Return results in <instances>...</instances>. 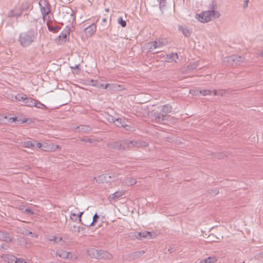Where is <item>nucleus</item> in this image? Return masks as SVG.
<instances>
[{
	"instance_id": "nucleus-49",
	"label": "nucleus",
	"mask_w": 263,
	"mask_h": 263,
	"mask_svg": "<svg viewBox=\"0 0 263 263\" xmlns=\"http://www.w3.org/2000/svg\"><path fill=\"white\" fill-rule=\"evenodd\" d=\"M67 256H68V258H67V259H72V254L70 253V252H67Z\"/></svg>"
},
{
	"instance_id": "nucleus-6",
	"label": "nucleus",
	"mask_w": 263,
	"mask_h": 263,
	"mask_svg": "<svg viewBox=\"0 0 263 263\" xmlns=\"http://www.w3.org/2000/svg\"><path fill=\"white\" fill-rule=\"evenodd\" d=\"M245 61V58L237 55H233L229 57L225 58L223 62H228L232 65H239Z\"/></svg>"
},
{
	"instance_id": "nucleus-11",
	"label": "nucleus",
	"mask_w": 263,
	"mask_h": 263,
	"mask_svg": "<svg viewBox=\"0 0 263 263\" xmlns=\"http://www.w3.org/2000/svg\"><path fill=\"white\" fill-rule=\"evenodd\" d=\"M96 25L94 24H92L91 25L86 27L84 29V31L87 37H90L94 34V33L96 31Z\"/></svg>"
},
{
	"instance_id": "nucleus-25",
	"label": "nucleus",
	"mask_w": 263,
	"mask_h": 263,
	"mask_svg": "<svg viewBox=\"0 0 263 263\" xmlns=\"http://www.w3.org/2000/svg\"><path fill=\"white\" fill-rule=\"evenodd\" d=\"M30 7V4L28 2H23L20 7V10L22 11L27 10L29 9Z\"/></svg>"
},
{
	"instance_id": "nucleus-30",
	"label": "nucleus",
	"mask_w": 263,
	"mask_h": 263,
	"mask_svg": "<svg viewBox=\"0 0 263 263\" xmlns=\"http://www.w3.org/2000/svg\"><path fill=\"white\" fill-rule=\"evenodd\" d=\"M33 106H35L36 108H41V109L46 108V106L44 104L42 103L41 102H40V101H39L36 100H35V103L34 104Z\"/></svg>"
},
{
	"instance_id": "nucleus-33",
	"label": "nucleus",
	"mask_w": 263,
	"mask_h": 263,
	"mask_svg": "<svg viewBox=\"0 0 263 263\" xmlns=\"http://www.w3.org/2000/svg\"><path fill=\"white\" fill-rule=\"evenodd\" d=\"M23 146L25 147H27V148H32V147H34V144H33L31 141H25L23 143Z\"/></svg>"
},
{
	"instance_id": "nucleus-4",
	"label": "nucleus",
	"mask_w": 263,
	"mask_h": 263,
	"mask_svg": "<svg viewBox=\"0 0 263 263\" xmlns=\"http://www.w3.org/2000/svg\"><path fill=\"white\" fill-rule=\"evenodd\" d=\"M88 255L91 258L98 259H111L112 255L107 251L98 250L93 248H90L87 250Z\"/></svg>"
},
{
	"instance_id": "nucleus-36",
	"label": "nucleus",
	"mask_w": 263,
	"mask_h": 263,
	"mask_svg": "<svg viewBox=\"0 0 263 263\" xmlns=\"http://www.w3.org/2000/svg\"><path fill=\"white\" fill-rule=\"evenodd\" d=\"M118 23L120 24L122 27H125L126 26V22L125 21H124L122 18V17H119L118 18Z\"/></svg>"
},
{
	"instance_id": "nucleus-43",
	"label": "nucleus",
	"mask_w": 263,
	"mask_h": 263,
	"mask_svg": "<svg viewBox=\"0 0 263 263\" xmlns=\"http://www.w3.org/2000/svg\"><path fill=\"white\" fill-rule=\"evenodd\" d=\"M92 85H93V86L97 87H98V88H104V87H105V85H104V84H92Z\"/></svg>"
},
{
	"instance_id": "nucleus-34",
	"label": "nucleus",
	"mask_w": 263,
	"mask_h": 263,
	"mask_svg": "<svg viewBox=\"0 0 263 263\" xmlns=\"http://www.w3.org/2000/svg\"><path fill=\"white\" fill-rule=\"evenodd\" d=\"M132 238H136L138 239H142V236H141V233L139 232H135L133 233H132L131 235L130 236Z\"/></svg>"
},
{
	"instance_id": "nucleus-48",
	"label": "nucleus",
	"mask_w": 263,
	"mask_h": 263,
	"mask_svg": "<svg viewBox=\"0 0 263 263\" xmlns=\"http://www.w3.org/2000/svg\"><path fill=\"white\" fill-rule=\"evenodd\" d=\"M22 12L23 11L20 10V11L19 12L14 13V17H18V16H20L21 15Z\"/></svg>"
},
{
	"instance_id": "nucleus-20",
	"label": "nucleus",
	"mask_w": 263,
	"mask_h": 263,
	"mask_svg": "<svg viewBox=\"0 0 263 263\" xmlns=\"http://www.w3.org/2000/svg\"><path fill=\"white\" fill-rule=\"evenodd\" d=\"M145 48L146 49L148 52H153L155 50H157L154 42H149L145 44Z\"/></svg>"
},
{
	"instance_id": "nucleus-32",
	"label": "nucleus",
	"mask_w": 263,
	"mask_h": 263,
	"mask_svg": "<svg viewBox=\"0 0 263 263\" xmlns=\"http://www.w3.org/2000/svg\"><path fill=\"white\" fill-rule=\"evenodd\" d=\"M165 117V115H164L163 113L158 114L155 115V118L156 120H157L158 122H160L164 120V118Z\"/></svg>"
},
{
	"instance_id": "nucleus-1",
	"label": "nucleus",
	"mask_w": 263,
	"mask_h": 263,
	"mask_svg": "<svg viewBox=\"0 0 263 263\" xmlns=\"http://www.w3.org/2000/svg\"><path fill=\"white\" fill-rule=\"evenodd\" d=\"M148 145L145 141L125 140L122 143L117 141L111 142L107 144V146L111 149L125 150L133 147H146Z\"/></svg>"
},
{
	"instance_id": "nucleus-31",
	"label": "nucleus",
	"mask_w": 263,
	"mask_h": 263,
	"mask_svg": "<svg viewBox=\"0 0 263 263\" xmlns=\"http://www.w3.org/2000/svg\"><path fill=\"white\" fill-rule=\"evenodd\" d=\"M99 218V216L97 215V213H96L93 216V220L90 223H83V224L85 226H87V227H90L92 225H93V223L94 222H96L98 219Z\"/></svg>"
},
{
	"instance_id": "nucleus-12",
	"label": "nucleus",
	"mask_w": 263,
	"mask_h": 263,
	"mask_svg": "<svg viewBox=\"0 0 263 263\" xmlns=\"http://www.w3.org/2000/svg\"><path fill=\"white\" fill-rule=\"evenodd\" d=\"M154 42L157 49V51L155 52L156 53L160 52L161 48L165 46L167 43V42L165 39H158Z\"/></svg>"
},
{
	"instance_id": "nucleus-60",
	"label": "nucleus",
	"mask_w": 263,
	"mask_h": 263,
	"mask_svg": "<svg viewBox=\"0 0 263 263\" xmlns=\"http://www.w3.org/2000/svg\"><path fill=\"white\" fill-rule=\"evenodd\" d=\"M76 230H77V229L73 228V231L76 232Z\"/></svg>"
},
{
	"instance_id": "nucleus-2",
	"label": "nucleus",
	"mask_w": 263,
	"mask_h": 263,
	"mask_svg": "<svg viewBox=\"0 0 263 263\" xmlns=\"http://www.w3.org/2000/svg\"><path fill=\"white\" fill-rule=\"evenodd\" d=\"M37 33L33 30L21 32L19 34L18 41L23 47L30 46L36 39Z\"/></svg>"
},
{
	"instance_id": "nucleus-45",
	"label": "nucleus",
	"mask_w": 263,
	"mask_h": 263,
	"mask_svg": "<svg viewBox=\"0 0 263 263\" xmlns=\"http://www.w3.org/2000/svg\"><path fill=\"white\" fill-rule=\"evenodd\" d=\"M249 0H243V8H247L248 6V2Z\"/></svg>"
},
{
	"instance_id": "nucleus-14",
	"label": "nucleus",
	"mask_w": 263,
	"mask_h": 263,
	"mask_svg": "<svg viewBox=\"0 0 263 263\" xmlns=\"http://www.w3.org/2000/svg\"><path fill=\"white\" fill-rule=\"evenodd\" d=\"M125 192L123 191H117L115 193L111 194L109 197V200L110 201H116L120 197L124 195Z\"/></svg>"
},
{
	"instance_id": "nucleus-35",
	"label": "nucleus",
	"mask_w": 263,
	"mask_h": 263,
	"mask_svg": "<svg viewBox=\"0 0 263 263\" xmlns=\"http://www.w3.org/2000/svg\"><path fill=\"white\" fill-rule=\"evenodd\" d=\"M62 237H59L58 238L55 236H52L50 237L49 240L50 241H54L55 243H58V242H60L62 240Z\"/></svg>"
},
{
	"instance_id": "nucleus-17",
	"label": "nucleus",
	"mask_w": 263,
	"mask_h": 263,
	"mask_svg": "<svg viewBox=\"0 0 263 263\" xmlns=\"http://www.w3.org/2000/svg\"><path fill=\"white\" fill-rule=\"evenodd\" d=\"M142 238L153 239L156 237L155 234L149 231L141 232Z\"/></svg>"
},
{
	"instance_id": "nucleus-51",
	"label": "nucleus",
	"mask_w": 263,
	"mask_h": 263,
	"mask_svg": "<svg viewBox=\"0 0 263 263\" xmlns=\"http://www.w3.org/2000/svg\"><path fill=\"white\" fill-rule=\"evenodd\" d=\"M83 141H85V142H88L89 143H91L92 142V140L90 139H83Z\"/></svg>"
},
{
	"instance_id": "nucleus-26",
	"label": "nucleus",
	"mask_w": 263,
	"mask_h": 263,
	"mask_svg": "<svg viewBox=\"0 0 263 263\" xmlns=\"http://www.w3.org/2000/svg\"><path fill=\"white\" fill-rule=\"evenodd\" d=\"M24 103L28 106H33L35 103V100L31 98H26Z\"/></svg>"
},
{
	"instance_id": "nucleus-22",
	"label": "nucleus",
	"mask_w": 263,
	"mask_h": 263,
	"mask_svg": "<svg viewBox=\"0 0 263 263\" xmlns=\"http://www.w3.org/2000/svg\"><path fill=\"white\" fill-rule=\"evenodd\" d=\"M75 129H78L79 131H81L82 132L86 133L88 132L90 130L91 128L89 126L87 125H80L76 127Z\"/></svg>"
},
{
	"instance_id": "nucleus-61",
	"label": "nucleus",
	"mask_w": 263,
	"mask_h": 263,
	"mask_svg": "<svg viewBox=\"0 0 263 263\" xmlns=\"http://www.w3.org/2000/svg\"><path fill=\"white\" fill-rule=\"evenodd\" d=\"M72 15H73V12H72L71 14V16H72Z\"/></svg>"
},
{
	"instance_id": "nucleus-8",
	"label": "nucleus",
	"mask_w": 263,
	"mask_h": 263,
	"mask_svg": "<svg viewBox=\"0 0 263 263\" xmlns=\"http://www.w3.org/2000/svg\"><path fill=\"white\" fill-rule=\"evenodd\" d=\"M110 118H111L112 122H114L117 126L124 127L126 128V129H129L130 126L126 124L124 119L122 118H116L112 116H110Z\"/></svg>"
},
{
	"instance_id": "nucleus-10",
	"label": "nucleus",
	"mask_w": 263,
	"mask_h": 263,
	"mask_svg": "<svg viewBox=\"0 0 263 263\" xmlns=\"http://www.w3.org/2000/svg\"><path fill=\"white\" fill-rule=\"evenodd\" d=\"M199 92L203 96H206V95H214V96H222L223 94V90H219L217 91L216 90H210L207 89L204 90H201L199 91Z\"/></svg>"
},
{
	"instance_id": "nucleus-41",
	"label": "nucleus",
	"mask_w": 263,
	"mask_h": 263,
	"mask_svg": "<svg viewBox=\"0 0 263 263\" xmlns=\"http://www.w3.org/2000/svg\"><path fill=\"white\" fill-rule=\"evenodd\" d=\"M7 116L0 115V123H6Z\"/></svg>"
},
{
	"instance_id": "nucleus-5",
	"label": "nucleus",
	"mask_w": 263,
	"mask_h": 263,
	"mask_svg": "<svg viewBox=\"0 0 263 263\" xmlns=\"http://www.w3.org/2000/svg\"><path fill=\"white\" fill-rule=\"evenodd\" d=\"M39 5L43 19L50 13V5L47 0H40Z\"/></svg>"
},
{
	"instance_id": "nucleus-46",
	"label": "nucleus",
	"mask_w": 263,
	"mask_h": 263,
	"mask_svg": "<svg viewBox=\"0 0 263 263\" xmlns=\"http://www.w3.org/2000/svg\"><path fill=\"white\" fill-rule=\"evenodd\" d=\"M17 120L16 117H11L9 119L8 122L10 123H12L13 122H15Z\"/></svg>"
},
{
	"instance_id": "nucleus-28",
	"label": "nucleus",
	"mask_w": 263,
	"mask_h": 263,
	"mask_svg": "<svg viewBox=\"0 0 263 263\" xmlns=\"http://www.w3.org/2000/svg\"><path fill=\"white\" fill-rule=\"evenodd\" d=\"M216 261V258L214 256H210L201 261V263H213Z\"/></svg>"
},
{
	"instance_id": "nucleus-39",
	"label": "nucleus",
	"mask_w": 263,
	"mask_h": 263,
	"mask_svg": "<svg viewBox=\"0 0 263 263\" xmlns=\"http://www.w3.org/2000/svg\"><path fill=\"white\" fill-rule=\"evenodd\" d=\"M48 28L49 31H52L53 32H56L60 28L59 27H54L52 26H50L48 25Z\"/></svg>"
},
{
	"instance_id": "nucleus-29",
	"label": "nucleus",
	"mask_w": 263,
	"mask_h": 263,
	"mask_svg": "<svg viewBox=\"0 0 263 263\" xmlns=\"http://www.w3.org/2000/svg\"><path fill=\"white\" fill-rule=\"evenodd\" d=\"M199 62H196L194 63H191L188 66V69L190 70H194L196 69H200L201 67H199Z\"/></svg>"
},
{
	"instance_id": "nucleus-38",
	"label": "nucleus",
	"mask_w": 263,
	"mask_h": 263,
	"mask_svg": "<svg viewBox=\"0 0 263 263\" xmlns=\"http://www.w3.org/2000/svg\"><path fill=\"white\" fill-rule=\"evenodd\" d=\"M26 96L25 95H18L15 97V100L19 101H23L25 102V99H26Z\"/></svg>"
},
{
	"instance_id": "nucleus-58",
	"label": "nucleus",
	"mask_w": 263,
	"mask_h": 263,
	"mask_svg": "<svg viewBox=\"0 0 263 263\" xmlns=\"http://www.w3.org/2000/svg\"><path fill=\"white\" fill-rule=\"evenodd\" d=\"M105 11H106V12H109V9H108V8L106 9H105Z\"/></svg>"
},
{
	"instance_id": "nucleus-53",
	"label": "nucleus",
	"mask_w": 263,
	"mask_h": 263,
	"mask_svg": "<svg viewBox=\"0 0 263 263\" xmlns=\"http://www.w3.org/2000/svg\"><path fill=\"white\" fill-rule=\"evenodd\" d=\"M25 212L27 213H31V211L29 209H26Z\"/></svg>"
},
{
	"instance_id": "nucleus-19",
	"label": "nucleus",
	"mask_w": 263,
	"mask_h": 263,
	"mask_svg": "<svg viewBox=\"0 0 263 263\" xmlns=\"http://www.w3.org/2000/svg\"><path fill=\"white\" fill-rule=\"evenodd\" d=\"M136 182L137 181L134 178H126L123 180L122 183L126 185H133L135 184Z\"/></svg>"
},
{
	"instance_id": "nucleus-54",
	"label": "nucleus",
	"mask_w": 263,
	"mask_h": 263,
	"mask_svg": "<svg viewBox=\"0 0 263 263\" xmlns=\"http://www.w3.org/2000/svg\"><path fill=\"white\" fill-rule=\"evenodd\" d=\"M258 57H263V50L259 53Z\"/></svg>"
},
{
	"instance_id": "nucleus-23",
	"label": "nucleus",
	"mask_w": 263,
	"mask_h": 263,
	"mask_svg": "<svg viewBox=\"0 0 263 263\" xmlns=\"http://www.w3.org/2000/svg\"><path fill=\"white\" fill-rule=\"evenodd\" d=\"M108 87H109V89L111 90L115 91L120 90V89L119 88V87H120V86L115 84H107L105 85L104 89H107Z\"/></svg>"
},
{
	"instance_id": "nucleus-3",
	"label": "nucleus",
	"mask_w": 263,
	"mask_h": 263,
	"mask_svg": "<svg viewBox=\"0 0 263 263\" xmlns=\"http://www.w3.org/2000/svg\"><path fill=\"white\" fill-rule=\"evenodd\" d=\"M220 16L218 11L212 9L210 10L204 11L200 14H197L195 18L201 23H208L214 18H217Z\"/></svg>"
},
{
	"instance_id": "nucleus-37",
	"label": "nucleus",
	"mask_w": 263,
	"mask_h": 263,
	"mask_svg": "<svg viewBox=\"0 0 263 263\" xmlns=\"http://www.w3.org/2000/svg\"><path fill=\"white\" fill-rule=\"evenodd\" d=\"M22 233L25 235H32V237H37L38 235L37 234H32V233L31 231H29L27 230H24Z\"/></svg>"
},
{
	"instance_id": "nucleus-59",
	"label": "nucleus",
	"mask_w": 263,
	"mask_h": 263,
	"mask_svg": "<svg viewBox=\"0 0 263 263\" xmlns=\"http://www.w3.org/2000/svg\"><path fill=\"white\" fill-rule=\"evenodd\" d=\"M56 148L58 149L60 148V147L59 145H57Z\"/></svg>"
},
{
	"instance_id": "nucleus-15",
	"label": "nucleus",
	"mask_w": 263,
	"mask_h": 263,
	"mask_svg": "<svg viewBox=\"0 0 263 263\" xmlns=\"http://www.w3.org/2000/svg\"><path fill=\"white\" fill-rule=\"evenodd\" d=\"M0 240L5 241H11L12 238L7 232L0 231Z\"/></svg>"
},
{
	"instance_id": "nucleus-42",
	"label": "nucleus",
	"mask_w": 263,
	"mask_h": 263,
	"mask_svg": "<svg viewBox=\"0 0 263 263\" xmlns=\"http://www.w3.org/2000/svg\"><path fill=\"white\" fill-rule=\"evenodd\" d=\"M70 218L74 220H77L78 218V215L75 213H71Z\"/></svg>"
},
{
	"instance_id": "nucleus-55",
	"label": "nucleus",
	"mask_w": 263,
	"mask_h": 263,
	"mask_svg": "<svg viewBox=\"0 0 263 263\" xmlns=\"http://www.w3.org/2000/svg\"><path fill=\"white\" fill-rule=\"evenodd\" d=\"M2 247L3 249H6V248H7V246L6 245H2Z\"/></svg>"
},
{
	"instance_id": "nucleus-24",
	"label": "nucleus",
	"mask_w": 263,
	"mask_h": 263,
	"mask_svg": "<svg viewBox=\"0 0 263 263\" xmlns=\"http://www.w3.org/2000/svg\"><path fill=\"white\" fill-rule=\"evenodd\" d=\"M172 106L169 104H167L163 106L162 108V112L166 116L168 113L172 111Z\"/></svg>"
},
{
	"instance_id": "nucleus-57",
	"label": "nucleus",
	"mask_w": 263,
	"mask_h": 263,
	"mask_svg": "<svg viewBox=\"0 0 263 263\" xmlns=\"http://www.w3.org/2000/svg\"><path fill=\"white\" fill-rule=\"evenodd\" d=\"M102 22H106V18H103L102 19Z\"/></svg>"
},
{
	"instance_id": "nucleus-52",
	"label": "nucleus",
	"mask_w": 263,
	"mask_h": 263,
	"mask_svg": "<svg viewBox=\"0 0 263 263\" xmlns=\"http://www.w3.org/2000/svg\"><path fill=\"white\" fill-rule=\"evenodd\" d=\"M83 212H80L79 214H78V218H79V220H81V217L82 216V215L83 214Z\"/></svg>"
},
{
	"instance_id": "nucleus-21",
	"label": "nucleus",
	"mask_w": 263,
	"mask_h": 263,
	"mask_svg": "<svg viewBox=\"0 0 263 263\" xmlns=\"http://www.w3.org/2000/svg\"><path fill=\"white\" fill-rule=\"evenodd\" d=\"M56 255L64 259L68 258L67 252L64 250H59L57 251Z\"/></svg>"
},
{
	"instance_id": "nucleus-13",
	"label": "nucleus",
	"mask_w": 263,
	"mask_h": 263,
	"mask_svg": "<svg viewBox=\"0 0 263 263\" xmlns=\"http://www.w3.org/2000/svg\"><path fill=\"white\" fill-rule=\"evenodd\" d=\"M70 28L69 27H66L60 33L59 37L62 41H66L68 36L69 35Z\"/></svg>"
},
{
	"instance_id": "nucleus-50",
	"label": "nucleus",
	"mask_w": 263,
	"mask_h": 263,
	"mask_svg": "<svg viewBox=\"0 0 263 263\" xmlns=\"http://www.w3.org/2000/svg\"><path fill=\"white\" fill-rule=\"evenodd\" d=\"M42 146V144L40 142H37L36 143V147L38 148H41Z\"/></svg>"
},
{
	"instance_id": "nucleus-7",
	"label": "nucleus",
	"mask_w": 263,
	"mask_h": 263,
	"mask_svg": "<svg viewBox=\"0 0 263 263\" xmlns=\"http://www.w3.org/2000/svg\"><path fill=\"white\" fill-rule=\"evenodd\" d=\"M2 258L9 263H26L23 259L17 258L14 256L8 254L3 255Z\"/></svg>"
},
{
	"instance_id": "nucleus-56",
	"label": "nucleus",
	"mask_w": 263,
	"mask_h": 263,
	"mask_svg": "<svg viewBox=\"0 0 263 263\" xmlns=\"http://www.w3.org/2000/svg\"><path fill=\"white\" fill-rule=\"evenodd\" d=\"M108 120L109 122H112V121L111 120V118H110V116H109V118H108Z\"/></svg>"
},
{
	"instance_id": "nucleus-27",
	"label": "nucleus",
	"mask_w": 263,
	"mask_h": 263,
	"mask_svg": "<svg viewBox=\"0 0 263 263\" xmlns=\"http://www.w3.org/2000/svg\"><path fill=\"white\" fill-rule=\"evenodd\" d=\"M167 59L171 60V61H177L178 59V55L177 53H172L171 54L167 55Z\"/></svg>"
},
{
	"instance_id": "nucleus-47",
	"label": "nucleus",
	"mask_w": 263,
	"mask_h": 263,
	"mask_svg": "<svg viewBox=\"0 0 263 263\" xmlns=\"http://www.w3.org/2000/svg\"><path fill=\"white\" fill-rule=\"evenodd\" d=\"M218 193V191H217V190H214V191H212V192L210 193V194L212 196H215Z\"/></svg>"
},
{
	"instance_id": "nucleus-44",
	"label": "nucleus",
	"mask_w": 263,
	"mask_h": 263,
	"mask_svg": "<svg viewBox=\"0 0 263 263\" xmlns=\"http://www.w3.org/2000/svg\"><path fill=\"white\" fill-rule=\"evenodd\" d=\"M8 16L9 17H14V12L13 10H11L8 12Z\"/></svg>"
},
{
	"instance_id": "nucleus-16",
	"label": "nucleus",
	"mask_w": 263,
	"mask_h": 263,
	"mask_svg": "<svg viewBox=\"0 0 263 263\" xmlns=\"http://www.w3.org/2000/svg\"><path fill=\"white\" fill-rule=\"evenodd\" d=\"M178 28L185 36H189L191 34L192 30L186 27L180 26Z\"/></svg>"
},
{
	"instance_id": "nucleus-18",
	"label": "nucleus",
	"mask_w": 263,
	"mask_h": 263,
	"mask_svg": "<svg viewBox=\"0 0 263 263\" xmlns=\"http://www.w3.org/2000/svg\"><path fill=\"white\" fill-rule=\"evenodd\" d=\"M144 253H145V251L143 250L135 252L132 253L131 254H129V257L132 258L133 259H135L139 258L142 255H143Z\"/></svg>"
},
{
	"instance_id": "nucleus-40",
	"label": "nucleus",
	"mask_w": 263,
	"mask_h": 263,
	"mask_svg": "<svg viewBox=\"0 0 263 263\" xmlns=\"http://www.w3.org/2000/svg\"><path fill=\"white\" fill-rule=\"evenodd\" d=\"M73 228L77 229V230H76V232H77L78 233H79L81 230H84V228L83 227H77L74 226L70 229V231H71L72 232H73Z\"/></svg>"
},
{
	"instance_id": "nucleus-9",
	"label": "nucleus",
	"mask_w": 263,
	"mask_h": 263,
	"mask_svg": "<svg viewBox=\"0 0 263 263\" xmlns=\"http://www.w3.org/2000/svg\"><path fill=\"white\" fill-rule=\"evenodd\" d=\"M111 177L110 175L108 174H103L100 176H98L97 177L93 178V180H96L97 182L99 183L107 182L112 181L113 180H111Z\"/></svg>"
}]
</instances>
